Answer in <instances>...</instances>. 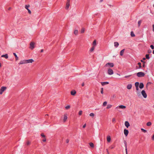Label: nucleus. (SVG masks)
Returning <instances> with one entry per match:
<instances>
[{
    "label": "nucleus",
    "mask_w": 154,
    "mask_h": 154,
    "mask_svg": "<svg viewBox=\"0 0 154 154\" xmlns=\"http://www.w3.org/2000/svg\"><path fill=\"white\" fill-rule=\"evenodd\" d=\"M145 75V73L142 72H139L137 73V76L139 77H144Z\"/></svg>",
    "instance_id": "1"
},
{
    "label": "nucleus",
    "mask_w": 154,
    "mask_h": 154,
    "mask_svg": "<svg viewBox=\"0 0 154 154\" xmlns=\"http://www.w3.org/2000/svg\"><path fill=\"white\" fill-rule=\"evenodd\" d=\"M114 66L113 63H108L105 64L104 66L105 67L109 66L110 67H112Z\"/></svg>",
    "instance_id": "2"
},
{
    "label": "nucleus",
    "mask_w": 154,
    "mask_h": 154,
    "mask_svg": "<svg viewBox=\"0 0 154 154\" xmlns=\"http://www.w3.org/2000/svg\"><path fill=\"white\" fill-rule=\"evenodd\" d=\"M107 72L108 74L109 75H111L113 74V70L110 68H109L108 69Z\"/></svg>",
    "instance_id": "3"
},
{
    "label": "nucleus",
    "mask_w": 154,
    "mask_h": 154,
    "mask_svg": "<svg viewBox=\"0 0 154 154\" xmlns=\"http://www.w3.org/2000/svg\"><path fill=\"white\" fill-rule=\"evenodd\" d=\"M35 43L33 42H31L30 44V48L32 50L34 48Z\"/></svg>",
    "instance_id": "4"
},
{
    "label": "nucleus",
    "mask_w": 154,
    "mask_h": 154,
    "mask_svg": "<svg viewBox=\"0 0 154 154\" xmlns=\"http://www.w3.org/2000/svg\"><path fill=\"white\" fill-rule=\"evenodd\" d=\"M141 94L144 98H146L147 95L144 90H142V91Z\"/></svg>",
    "instance_id": "5"
},
{
    "label": "nucleus",
    "mask_w": 154,
    "mask_h": 154,
    "mask_svg": "<svg viewBox=\"0 0 154 154\" xmlns=\"http://www.w3.org/2000/svg\"><path fill=\"white\" fill-rule=\"evenodd\" d=\"M29 7L30 5H26L25 6V8L28 10V13L29 14H31V11L30 10L28 9V8H29Z\"/></svg>",
    "instance_id": "6"
},
{
    "label": "nucleus",
    "mask_w": 154,
    "mask_h": 154,
    "mask_svg": "<svg viewBox=\"0 0 154 154\" xmlns=\"http://www.w3.org/2000/svg\"><path fill=\"white\" fill-rule=\"evenodd\" d=\"M34 61V60L32 59H30L29 60H26V63H32Z\"/></svg>",
    "instance_id": "7"
},
{
    "label": "nucleus",
    "mask_w": 154,
    "mask_h": 154,
    "mask_svg": "<svg viewBox=\"0 0 154 154\" xmlns=\"http://www.w3.org/2000/svg\"><path fill=\"white\" fill-rule=\"evenodd\" d=\"M128 130L125 129L124 130V133L126 136H127L128 134Z\"/></svg>",
    "instance_id": "8"
},
{
    "label": "nucleus",
    "mask_w": 154,
    "mask_h": 154,
    "mask_svg": "<svg viewBox=\"0 0 154 154\" xmlns=\"http://www.w3.org/2000/svg\"><path fill=\"white\" fill-rule=\"evenodd\" d=\"M26 63V60H21L19 63V64H23Z\"/></svg>",
    "instance_id": "9"
},
{
    "label": "nucleus",
    "mask_w": 154,
    "mask_h": 154,
    "mask_svg": "<svg viewBox=\"0 0 154 154\" xmlns=\"http://www.w3.org/2000/svg\"><path fill=\"white\" fill-rule=\"evenodd\" d=\"M6 87L3 86L1 88L0 90L1 91L3 92L6 89Z\"/></svg>",
    "instance_id": "10"
},
{
    "label": "nucleus",
    "mask_w": 154,
    "mask_h": 154,
    "mask_svg": "<svg viewBox=\"0 0 154 154\" xmlns=\"http://www.w3.org/2000/svg\"><path fill=\"white\" fill-rule=\"evenodd\" d=\"M124 143L125 145V152L126 154H128L127 152V142L125 140L124 141Z\"/></svg>",
    "instance_id": "11"
},
{
    "label": "nucleus",
    "mask_w": 154,
    "mask_h": 154,
    "mask_svg": "<svg viewBox=\"0 0 154 154\" xmlns=\"http://www.w3.org/2000/svg\"><path fill=\"white\" fill-rule=\"evenodd\" d=\"M125 125L127 128H128L130 126V124L129 122L128 121L125 122Z\"/></svg>",
    "instance_id": "12"
},
{
    "label": "nucleus",
    "mask_w": 154,
    "mask_h": 154,
    "mask_svg": "<svg viewBox=\"0 0 154 154\" xmlns=\"http://www.w3.org/2000/svg\"><path fill=\"white\" fill-rule=\"evenodd\" d=\"M67 119V115L66 114H64V118H63V122H65Z\"/></svg>",
    "instance_id": "13"
},
{
    "label": "nucleus",
    "mask_w": 154,
    "mask_h": 154,
    "mask_svg": "<svg viewBox=\"0 0 154 154\" xmlns=\"http://www.w3.org/2000/svg\"><path fill=\"white\" fill-rule=\"evenodd\" d=\"M76 93V91L75 90H73L71 92V94L72 95H75Z\"/></svg>",
    "instance_id": "14"
},
{
    "label": "nucleus",
    "mask_w": 154,
    "mask_h": 154,
    "mask_svg": "<svg viewBox=\"0 0 154 154\" xmlns=\"http://www.w3.org/2000/svg\"><path fill=\"white\" fill-rule=\"evenodd\" d=\"M119 107L120 108H121V109H125L126 108V106H125L121 105H120L119 106H117L116 107V108L117 109V108H118Z\"/></svg>",
    "instance_id": "15"
},
{
    "label": "nucleus",
    "mask_w": 154,
    "mask_h": 154,
    "mask_svg": "<svg viewBox=\"0 0 154 154\" xmlns=\"http://www.w3.org/2000/svg\"><path fill=\"white\" fill-rule=\"evenodd\" d=\"M132 85L131 84H129L127 86V88L128 89H130L132 88Z\"/></svg>",
    "instance_id": "16"
},
{
    "label": "nucleus",
    "mask_w": 154,
    "mask_h": 154,
    "mask_svg": "<svg viewBox=\"0 0 154 154\" xmlns=\"http://www.w3.org/2000/svg\"><path fill=\"white\" fill-rule=\"evenodd\" d=\"M2 57H5V59H7L8 58V55L7 54H6L5 55H3L1 56Z\"/></svg>",
    "instance_id": "17"
},
{
    "label": "nucleus",
    "mask_w": 154,
    "mask_h": 154,
    "mask_svg": "<svg viewBox=\"0 0 154 154\" xmlns=\"http://www.w3.org/2000/svg\"><path fill=\"white\" fill-rule=\"evenodd\" d=\"M144 87V85L143 84V83H140V85H139V88H141V89H142V88H143Z\"/></svg>",
    "instance_id": "18"
},
{
    "label": "nucleus",
    "mask_w": 154,
    "mask_h": 154,
    "mask_svg": "<svg viewBox=\"0 0 154 154\" xmlns=\"http://www.w3.org/2000/svg\"><path fill=\"white\" fill-rule=\"evenodd\" d=\"M111 139V137L109 136H107V140L108 142H109L110 141Z\"/></svg>",
    "instance_id": "19"
},
{
    "label": "nucleus",
    "mask_w": 154,
    "mask_h": 154,
    "mask_svg": "<svg viewBox=\"0 0 154 154\" xmlns=\"http://www.w3.org/2000/svg\"><path fill=\"white\" fill-rule=\"evenodd\" d=\"M114 46L116 47L117 48L119 45V44L118 42H115L114 43Z\"/></svg>",
    "instance_id": "20"
},
{
    "label": "nucleus",
    "mask_w": 154,
    "mask_h": 154,
    "mask_svg": "<svg viewBox=\"0 0 154 154\" xmlns=\"http://www.w3.org/2000/svg\"><path fill=\"white\" fill-rule=\"evenodd\" d=\"M69 6H70V3H66V9H68L69 7Z\"/></svg>",
    "instance_id": "21"
},
{
    "label": "nucleus",
    "mask_w": 154,
    "mask_h": 154,
    "mask_svg": "<svg viewBox=\"0 0 154 154\" xmlns=\"http://www.w3.org/2000/svg\"><path fill=\"white\" fill-rule=\"evenodd\" d=\"M13 54L15 56V58H16V60H18V59H19V58L17 56V55H16V54L15 53H13Z\"/></svg>",
    "instance_id": "22"
},
{
    "label": "nucleus",
    "mask_w": 154,
    "mask_h": 154,
    "mask_svg": "<svg viewBox=\"0 0 154 154\" xmlns=\"http://www.w3.org/2000/svg\"><path fill=\"white\" fill-rule=\"evenodd\" d=\"M124 51L125 49H123V50L121 51L120 53V55L121 56H122L123 55Z\"/></svg>",
    "instance_id": "23"
},
{
    "label": "nucleus",
    "mask_w": 154,
    "mask_h": 154,
    "mask_svg": "<svg viewBox=\"0 0 154 154\" xmlns=\"http://www.w3.org/2000/svg\"><path fill=\"white\" fill-rule=\"evenodd\" d=\"M85 28H84L83 27L82 28L81 30V32H80L81 33H84L85 32Z\"/></svg>",
    "instance_id": "24"
},
{
    "label": "nucleus",
    "mask_w": 154,
    "mask_h": 154,
    "mask_svg": "<svg viewBox=\"0 0 154 154\" xmlns=\"http://www.w3.org/2000/svg\"><path fill=\"white\" fill-rule=\"evenodd\" d=\"M102 85L103 86L105 85L108 84L109 83L108 82H101Z\"/></svg>",
    "instance_id": "25"
},
{
    "label": "nucleus",
    "mask_w": 154,
    "mask_h": 154,
    "mask_svg": "<svg viewBox=\"0 0 154 154\" xmlns=\"http://www.w3.org/2000/svg\"><path fill=\"white\" fill-rule=\"evenodd\" d=\"M146 125L147 126H150L152 125V123L150 122H149L147 123Z\"/></svg>",
    "instance_id": "26"
},
{
    "label": "nucleus",
    "mask_w": 154,
    "mask_h": 154,
    "mask_svg": "<svg viewBox=\"0 0 154 154\" xmlns=\"http://www.w3.org/2000/svg\"><path fill=\"white\" fill-rule=\"evenodd\" d=\"M96 44H97L96 41V40H94V41L93 42V46H95L96 45Z\"/></svg>",
    "instance_id": "27"
},
{
    "label": "nucleus",
    "mask_w": 154,
    "mask_h": 154,
    "mask_svg": "<svg viewBox=\"0 0 154 154\" xmlns=\"http://www.w3.org/2000/svg\"><path fill=\"white\" fill-rule=\"evenodd\" d=\"M112 107V105L111 104H108L107 105V106L106 107V109H109L111 108Z\"/></svg>",
    "instance_id": "28"
},
{
    "label": "nucleus",
    "mask_w": 154,
    "mask_h": 154,
    "mask_svg": "<svg viewBox=\"0 0 154 154\" xmlns=\"http://www.w3.org/2000/svg\"><path fill=\"white\" fill-rule=\"evenodd\" d=\"M78 33V31L77 30H76L74 31V33L75 35H77Z\"/></svg>",
    "instance_id": "29"
},
{
    "label": "nucleus",
    "mask_w": 154,
    "mask_h": 154,
    "mask_svg": "<svg viewBox=\"0 0 154 154\" xmlns=\"http://www.w3.org/2000/svg\"><path fill=\"white\" fill-rule=\"evenodd\" d=\"M131 37H134L135 36V34H134L133 31H131Z\"/></svg>",
    "instance_id": "30"
},
{
    "label": "nucleus",
    "mask_w": 154,
    "mask_h": 154,
    "mask_svg": "<svg viewBox=\"0 0 154 154\" xmlns=\"http://www.w3.org/2000/svg\"><path fill=\"white\" fill-rule=\"evenodd\" d=\"M89 144L90 146L91 147L93 148L94 147V144L92 143H90Z\"/></svg>",
    "instance_id": "31"
},
{
    "label": "nucleus",
    "mask_w": 154,
    "mask_h": 154,
    "mask_svg": "<svg viewBox=\"0 0 154 154\" xmlns=\"http://www.w3.org/2000/svg\"><path fill=\"white\" fill-rule=\"evenodd\" d=\"M135 87H138L139 85V83L138 82H137L135 84Z\"/></svg>",
    "instance_id": "32"
},
{
    "label": "nucleus",
    "mask_w": 154,
    "mask_h": 154,
    "mask_svg": "<svg viewBox=\"0 0 154 154\" xmlns=\"http://www.w3.org/2000/svg\"><path fill=\"white\" fill-rule=\"evenodd\" d=\"M95 46H93L91 47V49H90V51L91 52H92L94 50L95 48Z\"/></svg>",
    "instance_id": "33"
},
{
    "label": "nucleus",
    "mask_w": 154,
    "mask_h": 154,
    "mask_svg": "<svg viewBox=\"0 0 154 154\" xmlns=\"http://www.w3.org/2000/svg\"><path fill=\"white\" fill-rule=\"evenodd\" d=\"M107 102L106 101H105L103 103V106H105L107 105Z\"/></svg>",
    "instance_id": "34"
},
{
    "label": "nucleus",
    "mask_w": 154,
    "mask_h": 154,
    "mask_svg": "<svg viewBox=\"0 0 154 154\" xmlns=\"http://www.w3.org/2000/svg\"><path fill=\"white\" fill-rule=\"evenodd\" d=\"M146 57L147 59H149L150 58L149 57V55L148 54H146Z\"/></svg>",
    "instance_id": "35"
},
{
    "label": "nucleus",
    "mask_w": 154,
    "mask_h": 154,
    "mask_svg": "<svg viewBox=\"0 0 154 154\" xmlns=\"http://www.w3.org/2000/svg\"><path fill=\"white\" fill-rule=\"evenodd\" d=\"M41 136L44 138H45V136L43 133H42L41 134Z\"/></svg>",
    "instance_id": "36"
},
{
    "label": "nucleus",
    "mask_w": 154,
    "mask_h": 154,
    "mask_svg": "<svg viewBox=\"0 0 154 154\" xmlns=\"http://www.w3.org/2000/svg\"><path fill=\"white\" fill-rule=\"evenodd\" d=\"M141 130L144 133H146V131L143 128H141Z\"/></svg>",
    "instance_id": "37"
},
{
    "label": "nucleus",
    "mask_w": 154,
    "mask_h": 154,
    "mask_svg": "<svg viewBox=\"0 0 154 154\" xmlns=\"http://www.w3.org/2000/svg\"><path fill=\"white\" fill-rule=\"evenodd\" d=\"M70 105H68L66 106L65 107V108L66 109H68L70 108Z\"/></svg>",
    "instance_id": "38"
},
{
    "label": "nucleus",
    "mask_w": 154,
    "mask_h": 154,
    "mask_svg": "<svg viewBox=\"0 0 154 154\" xmlns=\"http://www.w3.org/2000/svg\"><path fill=\"white\" fill-rule=\"evenodd\" d=\"M138 64L139 66V68H140L141 67V63L139 62L138 63Z\"/></svg>",
    "instance_id": "39"
},
{
    "label": "nucleus",
    "mask_w": 154,
    "mask_h": 154,
    "mask_svg": "<svg viewBox=\"0 0 154 154\" xmlns=\"http://www.w3.org/2000/svg\"><path fill=\"white\" fill-rule=\"evenodd\" d=\"M30 143L31 142L29 141H28L26 142V145H29L30 144Z\"/></svg>",
    "instance_id": "40"
},
{
    "label": "nucleus",
    "mask_w": 154,
    "mask_h": 154,
    "mask_svg": "<svg viewBox=\"0 0 154 154\" xmlns=\"http://www.w3.org/2000/svg\"><path fill=\"white\" fill-rule=\"evenodd\" d=\"M141 22V20H140V21H138V25L139 26H140Z\"/></svg>",
    "instance_id": "41"
},
{
    "label": "nucleus",
    "mask_w": 154,
    "mask_h": 154,
    "mask_svg": "<svg viewBox=\"0 0 154 154\" xmlns=\"http://www.w3.org/2000/svg\"><path fill=\"white\" fill-rule=\"evenodd\" d=\"M90 116H94V114L93 113H91L90 115H89Z\"/></svg>",
    "instance_id": "42"
},
{
    "label": "nucleus",
    "mask_w": 154,
    "mask_h": 154,
    "mask_svg": "<svg viewBox=\"0 0 154 154\" xmlns=\"http://www.w3.org/2000/svg\"><path fill=\"white\" fill-rule=\"evenodd\" d=\"M82 111L81 110L79 112V115H81L82 114Z\"/></svg>",
    "instance_id": "43"
},
{
    "label": "nucleus",
    "mask_w": 154,
    "mask_h": 154,
    "mask_svg": "<svg viewBox=\"0 0 154 154\" xmlns=\"http://www.w3.org/2000/svg\"><path fill=\"white\" fill-rule=\"evenodd\" d=\"M101 93L102 94H103V88H102L101 89Z\"/></svg>",
    "instance_id": "44"
},
{
    "label": "nucleus",
    "mask_w": 154,
    "mask_h": 154,
    "mask_svg": "<svg viewBox=\"0 0 154 154\" xmlns=\"http://www.w3.org/2000/svg\"><path fill=\"white\" fill-rule=\"evenodd\" d=\"M150 47L151 48H152V49H154V46L152 45H151Z\"/></svg>",
    "instance_id": "45"
},
{
    "label": "nucleus",
    "mask_w": 154,
    "mask_h": 154,
    "mask_svg": "<svg viewBox=\"0 0 154 154\" xmlns=\"http://www.w3.org/2000/svg\"><path fill=\"white\" fill-rule=\"evenodd\" d=\"M69 142V140L68 139L66 140V143H68Z\"/></svg>",
    "instance_id": "46"
},
{
    "label": "nucleus",
    "mask_w": 154,
    "mask_h": 154,
    "mask_svg": "<svg viewBox=\"0 0 154 154\" xmlns=\"http://www.w3.org/2000/svg\"><path fill=\"white\" fill-rule=\"evenodd\" d=\"M46 139L45 138H44L42 140V141L44 142H45L46 141Z\"/></svg>",
    "instance_id": "47"
},
{
    "label": "nucleus",
    "mask_w": 154,
    "mask_h": 154,
    "mask_svg": "<svg viewBox=\"0 0 154 154\" xmlns=\"http://www.w3.org/2000/svg\"><path fill=\"white\" fill-rule=\"evenodd\" d=\"M131 75H128L125 76V78H128V77H130Z\"/></svg>",
    "instance_id": "48"
},
{
    "label": "nucleus",
    "mask_w": 154,
    "mask_h": 154,
    "mask_svg": "<svg viewBox=\"0 0 154 154\" xmlns=\"http://www.w3.org/2000/svg\"><path fill=\"white\" fill-rule=\"evenodd\" d=\"M114 146H111L109 147V148H110L111 149H113L114 148Z\"/></svg>",
    "instance_id": "49"
},
{
    "label": "nucleus",
    "mask_w": 154,
    "mask_h": 154,
    "mask_svg": "<svg viewBox=\"0 0 154 154\" xmlns=\"http://www.w3.org/2000/svg\"><path fill=\"white\" fill-rule=\"evenodd\" d=\"M148 52L149 53H151V51L150 49H149L148 50Z\"/></svg>",
    "instance_id": "50"
},
{
    "label": "nucleus",
    "mask_w": 154,
    "mask_h": 154,
    "mask_svg": "<svg viewBox=\"0 0 154 154\" xmlns=\"http://www.w3.org/2000/svg\"><path fill=\"white\" fill-rule=\"evenodd\" d=\"M115 121V119L114 118H112V122H114Z\"/></svg>",
    "instance_id": "51"
},
{
    "label": "nucleus",
    "mask_w": 154,
    "mask_h": 154,
    "mask_svg": "<svg viewBox=\"0 0 154 154\" xmlns=\"http://www.w3.org/2000/svg\"><path fill=\"white\" fill-rule=\"evenodd\" d=\"M86 126V124H85L83 125V128H85V127Z\"/></svg>",
    "instance_id": "52"
},
{
    "label": "nucleus",
    "mask_w": 154,
    "mask_h": 154,
    "mask_svg": "<svg viewBox=\"0 0 154 154\" xmlns=\"http://www.w3.org/2000/svg\"><path fill=\"white\" fill-rule=\"evenodd\" d=\"M136 90L137 91H138L139 90V88L138 87H136Z\"/></svg>",
    "instance_id": "53"
},
{
    "label": "nucleus",
    "mask_w": 154,
    "mask_h": 154,
    "mask_svg": "<svg viewBox=\"0 0 154 154\" xmlns=\"http://www.w3.org/2000/svg\"><path fill=\"white\" fill-rule=\"evenodd\" d=\"M152 140H154V134L153 135L152 137Z\"/></svg>",
    "instance_id": "54"
},
{
    "label": "nucleus",
    "mask_w": 154,
    "mask_h": 154,
    "mask_svg": "<svg viewBox=\"0 0 154 154\" xmlns=\"http://www.w3.org/2000/svg\"><path fill=\"white\" fill-rule=\"evenodd\" d=\"M152 27H153L152 30L153 32H154V24H153Z\"/></svg>",
    "instance_id": "55"
},
{
    "label": "nucleus",
    "mask_w": 154,
    "mask_h": 154,
    "mask_svg": "<svg viewBox=\"0 0 154 154\" xmlns=\"http://www.w3.org/2000/svg\"><path fill=\"white\" fill-rule=\"evenodd\" d=\"M106 151H107V154H109V151H108V149H106Z\"/></svg>",
    "instance_id": "56"
},
{
    "label": "nucleus",
    "mask_w": 154,
    "mask_h": 154,
    "mask_svg": "<svg viewBox=\"0 0 154 154\" xmlns=\"http://www.w3.org/2000/svg\"><path fill=\"white\" fill-rule=\"evenodd\" d=\"M67 3H70V0H67Z\"/></svg>",
    "instance_id": "57"
},
{
    "label": "nucleus",
    "mask_w": 154,
    "mask_h": 154,
    "mask_svg": "<svg viewBox=\"0 0 154 154\" xmlns=\"http://www.w3.org/2000/svg\"><path fill=\"white\" fill-rule=\"evenodd\" d=\"M43 51H44V50L42 49H41V51H40V52L41 53H42V52H43Z\"/></svg>",
    "instance_id": "58"
},
{
    "label": "nucleus",
    "mask_w": 154,
    "mask_h": 154,
    "mask_svg": "<svg viewBox=\"0 0 154 154\" xmlns=\"http://www.w3.org/2000/svg\"><path fill=\"white\" fill-rule=\"evenodd\" d=\"M84 83H83L82 84V86H84Z\"/></svg>",
    "instance_id": "59"
},
{
    "label": "nucleus",
    "mask_w": 154,
    "mask_h": 154,
    "mask_svg": "<svg viewBox=\"0 0 154 154\" xmlns=\"http://www.w3.org/2000/svg\"><path fill=\"white\" fill-rule=\"evenodd\" d=\"M2 92L1 91V90H0V94H2Z\"/></svg>",
    "instance_id": "60"
},
{
    "label": "nucleus",
    "mask_w": 154,
    "mask_h": 154,
    "mask_svg": "<svg viewBox=\"0 0 154 154\" xmlns=\"http://www.w3.org/2000/svg\"><path fill=\"white\" fill-rule=\"evenodd\" d=\"M137 94H140V92H138V91L137 92Z\"/></svg>",
    "instance_id": "61"
},
{
    "label": "nucleus",
    "mask_w": 154,
    "mask_h": 154,
    "mask_svg": "<svg viewBox=\"0 0 154 154\" xmlns=\"http://www.w3.org/2000/svg\"><path fill=\"white\" fill-rule=\"evenodd\" d=\"M141 61L142 62L144 63V62L142 60H141Z\"/></svg>",
    "instance_id": "62"
},
{
    "label": "nucleus",
    "mask_w": 154,
    "mask_h": 154,
    "mask_svg": "<svg viewBox=\"0 0 154 154\" xmlns=\"http://www.w3.org/2000/svg\"><path fill=\"white\" fill-rule=\"evenodd\" d=\"M143 60H146V58H143Z\"/></svg>",
    "instance_id": "63"
},
{
    "label": "nucleus",
    "mask_w": 154,
    "mask_h": 154,
    "mask_svg": "<svg viewBox=\"0 0 154 154\" xmlns=\"http://www.w3.org/2000/svg\"><path fill=\"white\" fill-rule=\"evenodd\" d=\"M153 53L154 54V50L153 51Z\"/></svg>",
    "instance_id": "64"
}]
</instances>
